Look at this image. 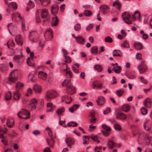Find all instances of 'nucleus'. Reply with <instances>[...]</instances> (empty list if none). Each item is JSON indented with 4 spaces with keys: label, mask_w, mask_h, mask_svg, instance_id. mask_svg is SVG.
I'll use <instances>...</instances> for the list:
<instances>
[{
    "label": "nucleus",
    "mask_w": 152,
    "mask_h": 152,
    "mask_svg": "<svg viewBox=\"0 0 152 152\" xmlns=\"http://www.w3.org/2000/svg\"><path fill=\"white\" fill-rule=\"evenodd\" d=\"M18 71L17 70H14L10 73L9 77V81L12 83L15 82L16 81L18 78Z\"/></svg>",
    "instance_id": "obj_1"
},
{
    "label": "nucleus",
    "mask_w": 152,
    "mask_h": 152,
    "mask_svg": "<svg viewBox=\"0 0 152 152\" xmlns=\"http://www.w3.org/2000/svg\"><path fill=\"white\" fill-rule=\"evenodd\" d=\"M46 96L48 99H53L56 97V93L54 91L50 90L47 92Z\"/></svg>",
    "instance_id": "obj_2"
},
{
    "label": "nucleus",
    "mask_w": 152,
    "mask_h": 152,
    "mask_svg": "<svg viewBox=\"0 0 152 152\" xmlns=\"http://www.w3.org/2000/svg\"><path fill=\"white\" fill-rule=\"evenodd\" d=\"M20 112L22 115L26 116L25 117H23L22 118L26 119L30 118V113L28 111L22 109L20 110Z\"/></svg>",
    "instance_id": "obj_3"
},
{
    "label": "nucleus",
    "mask_w": 152,
    "mask_h": 152,
    "mask_svg": "<svg viewBox=\"0 0 152 152\" xmlns=\"http://www.w3.org/2000/svg\"><path fill=\"white\" fill-rule=\"evenodd\" d=\"M138 69L140 73L142 74L146 72L147 67L144 62H142L141 63L140 65L138 66Z\"/></svg>",
    "instance_id": "obj_4"
},
{
    "label": "nucleus",
    "mask_w": 152,
    "mask_h": 152,
    "mask_svg": "<svg viewBox=\"0 0 152 152\" xmlns=\"http://www.w3.org/2000/svg\"><path fill=\"white\" fill-rule=\"evenodd\" d=\"M99 8L101 11L104 15L107 14L110 11V7L105 5H101Z\"/></svg>",
    "instance_id": "obj_5"
},
{
    "label": "nucleus",
    "mask_w": 152,
    "mask_h": 152,
    "mask_svg": "<svg viewBox=\"0 0 152 152\" xmlns=\"http://www.w3.org/2000/svg\"><path fill=\"white\" fill-rule=\"evenodd\" d=\"M12 18L13 20L17 22V18L18 20H21L23 18L21 17L19 13L17 12H15L12 13Z\"/></svg>",
    "instance_id": "obj_6"
},
{
    "label": "nucleus",
    "mask_w": 152,
    "mask_h": 152,
    "mask_svg": "<svg viewBox=\"0 0 152 152\" xmlns=\"http://www.w3.org/2000/svg\"><path fill=\"white\" fill-rule=\"evenodd\" d=\"M65 141L66 145L70 148H72L71 145H74L75 142L74 139L71 137L66 138Z\"/></svg>",
    "instance_id": "obj_7"
},
{
    "label": "nucleus",
    "mask_w": 152,
    "mask_h": 152,
    "mask_svg": "<svg viewBox=\"0 0 152 152\" xmlns=\"http://www.w3.org/2000/svg\"><path fill=\"white\" fill-rule=\"evenodd\" d=\"M126 118V115L124 113L118 112L116 113V118L122 120H125Z\"/></svg>",
    "instance_id": "obj_8"
},
{
    "label": "nucleus",
    "mask_w": 152,
    "mask_h": 152,
    "mask_svg": "<svg viewBox=\"0 0 152 152\" xmlns=\"http://www.w3.org/2000/svg\"><path fill=\"white\" fill-rule=\"evenodd\" d=\"M66 90L68 93L70 94H72L76 92V90L74 87L71 85H69L67 86Z\"/></svg>",
    "instance_id": "obj_9"
},
{
    "label": "nucleus",
    "mask_w": 152,
    "mask_h": 152,
    "mask_svg": "<svg viewBox=\"0 0 152 152\" xmlns=\"http://www.w3.org/2000/svg\"><path fill=\"white\" fill-rule=\"evenodd\" d=\"M98 100L96 101L97 104L99 106H101L103 105L105 103V98L102 96L98 97Z\"/></svg>",
    "instance_id": "obj_10"
},
{
    "label": "nucleus",
    "mask_w": 152,
    "mask_h": 152,
    "mask_svg": "<svg viewBox=\"0 0 152 152\" xmlns=\"http://www.w3.org/2000/svg\"><path fill=\"white\" fill-rule=\"evenodd\" d=\"M58 10V7L57 4H54L52 6L51 12L53 15H55L57 13Z\"/></svg>",
    "instance_id": "obj_11"
},
{
    "label": "nucleus",
    "mask_w": 152,
    "mask_h": 152,
    "mask_svg": "<svg viewBox=\"0 0 152 152\" xmlns=\"http://www.w3.org/2000/svg\"><path fill=\"white\" fill-rule=\"evenodd\" d=\"M7 27L9 31L11 34H12V32H15L16 31V28L13 25L12 23L8 24Z\"/></svg>",
    "instance_id": "obj_12"
},
{
    "label": "nucleus",
    "mask_w": 152,
    "mask_h": 152,
    "mask_svg": "<svg viewBox=\"0 0 152 152\" xmlns=\"http://www.w3.org/2000/svg\"><path fill=\"white\" fill-rule=\"evenodd\" d=\"M47 74L42 71H39L38 73V77L41 79L45 80L47 78Z\"/></svg>",
    "instance_id": "obj_13"
},
{
    "label": "nucleus",
    "mask_w": 152,
    "mask_h": 152,
    "mask_svg": "<svg viewBox=\"0 0 152 152\" xmlns=\"http://www.w3.org/2000/svg\"><path fill=\"white\" fill-rule=\"evenodd\" d=\"M41 17L43 19L47 18L48 15V12L46 9H42L41 12Z\"/></svg>",
    "instance_id": "obj_14"
},
{
    "label": "nucleus",
    "mask_w": 152,
    "mask_h": 152,
    "mask_svg": "<svg viewBox=\"0 0 152 152\" xmlns=\"http://www.w3.org/2000/svg\"><path fill=\"white\" fill-rule=\"evenodd\" d=\"M47 107L48 108V109L47 110V112L53 111L56 107L51 102H49L47 104Z\"/></svg>",
    "instance_id": "obj_15"
},
{
    "label": "nucleus",
    "mask_w": 152,
    "mask_h": 152,
    "mask_svg": "<svg viewBox=\"0 0 152 152\" xmlns=\"http://www.w3.org/2000/svg\"><path fill=\"white\" fill-rule=\"evenodd\" d=\"M61 100L62 102H65L67 104H69L72 101V98L71 97H69L66 95H65L62 96Z\"/></svg>",
    "instance_id": "obj_16"
},
{
    "label": "nucleus",
    "mask_w": 152,
    "mask_h": 152,
    "mask_svg": "<svg viewBox=\"0 0 152 152\" xmlns=\"http://www.w3.org/2000/svg\"><path fill=\"white\" fill-rule=\"evenodd\" d=\"M121 4L118 0H116L113 2V6L116 8L118 10H120Z\"/></svg>",
    "instance_id": "obj_17"
},
{
    "label": "nucleus",
    "mask_w": 152,
    "mask_h": 152,
    "mask_svg": "<svg viewBox=\"0 0 152 152\" xmlns=\"http://www.w3.org/2000/svg\"><path fill=\"white\" fill-rule=\"evenodd\" d=\"M33 89L34 90L36 93H40L41 92V88L40 86L38 85H35L34 86Z\"/></svg>",
    "instance_id": "obj_18"
},
{
    "label": "nucleus",
    "mask_w": 152,
    "mask_h": 152,
    "mask_svg": "<svg viewBox=\"0 0 152 152\" xmlns=\"http://www.w3.org/2000/svg\"><path fill=\"white\" fill-rule=\"evenodd\" d=\"M49 135L51 139L49 140L47 139V141L50 147H53L55 142L54 140L53 139L52 135L50 136V133H49Z\"/></svg>",
    "instance_id": "obj_19"
},
{
    "label": "nucleus",
    "mask_w": 152,
    "mask_h": 152,
    "mask_svg": "<svg viewBox=\"0 0 152 152\" xmlns=\"http://www.w3.org/2000/svg\"><path fill=\"white\" fill-rule=\"evenodd\" d=\"M134 46L137 50H141L143 48L142 44L140 42H136L134 44Z\"/></svg>",
    "instance_id": "obj_20"
},
{
    "label": "nucleus",
    "mask_w": 152,
    "mask_h": 152,
    "mask_svg": "<svg viewBox=\"0 0 152 152\" xmlns=\"http://www.w3.org/2000/svg\"><path fill=\"white\" fill-rule=\"evenodd\" d=\"M122 17L124 20H125L126 19H129L131 17V15L127 12H125L122 15Z\"/></svg>",
    "instance_id": "obj_21"
},
{
    "label": "nucleus",
    "mask_w": 152,
    "mask_h": 152,
    "mask_svg": "<svg viewBox=\"0 0 152 152\" xmlns=\"http://www.w3.org/2000/svg\"><path fill=\"white\" fill-rule=\"evenodd\" d=\"M115 144L113 140H109L107 143L108 148L111 149H113Z\"/></svg>",
    "instance_id": "obj_22"
},
{
    "label": "nucleus",
    "mask_w": 152,
    "mask_h": 152,
    "mask_svg": "<svg viewBox=\"0 0 152 152\" xmlns=\"http://www.w3.org/2000/svg\"><path fill=\"white\" fill-rule=\"evenodd\" d=\"M14 120L11 119H8L7 121V126L10 128L12 127L14 125Z\"/></svg>",
    "instance_id": "obj_23"
},
{
    "label": "nucleus",
    "mask_w": 152,
    "mask_h": 152,
    "mask_svg": "<svg viewBox=\"0 0 152 152\" xmlns=\"http://www.w3.org/2000/svg\"><path fill=\"white\" fill-rule=\"evenodd\" d=\"M53 20L52 25L54 26H57L59 21V20L57 17L55 15L54 17H53Z\"/></svg>",
    "instance_id": "obj_24"
},
{
    "label": "nucleus",
    "mask_w": 152,
    "mask_h": 152,
    "mask_svg": "<svg viewBox=\"0 0 152 152\" xmlns=\"http://www.w3.org/2000/svg\"><path fill=\"white\" fill-rule=\"evenodd\" d=\"M121 109L124 111L127 112L129 111L130 109V106L127 104H125L122 106Z\"/></svg>",
    "instance_id": "obj_25"
},
{
    "label": "nucleus",
    "mask_w": 152,
    "mask_h": 152,
    "mask_svg": "<svg viewBox=\"0 0 152 152\" xmlns=\"http://www.w3.org/2000/svg\"><path fill=\"white\" fill-rule=\"evenodd\" d=\"M112 70L115 72V73L119 74L121 71V67L120 66H118L116 67H113Z\"/></svg>",
    "instance_id": "obj_26"
},
{
    "label": "nucleus",
    "mask_w": 152,
    "mask_h": 152,
    "mask_svg": "<svg viewBox=\"0 0 152 152\" xmlns=\"http://www.w3.org/2000/svg\"><path fill=\"white\" fill-rule=\"evenodd\" d=\"M80 66L79 64L77 63L75 64L74 65L72 66V70L75 73H77L79 72L78 68Z\"/></svg>",
    "instance_id": "obj_27"
},
{
    "label": "nucleus",
    "mask_w": 152,
    "mask_h": 152,
    "mask_svg": "<svg viewBox=\"0 0 152 152\" xmlns=\"http://www.w3.org/2000/svg\"><path fill=\"white\" fill-rule=\"evenodd\" d=\"M91 52L94 55H97L98 52L97 47L95 46L92 47L91 49Z\"/></svg>",
    "instance_id": "obj_28"
},
{
    "label": "nucleus",
    "mask_w": 152,
    "mask_h": 152,
    "mask_svg": "<svg viewBox=\"0 0 152 152\" xmlns=\"http://www.w3.org/2000/svg\"><path fill=\"white\" fill-rule=\"evenodd\" d=\"M65 111V109L64 107H61L58 109L56 111V113L58 115H61Z\"/></svg>",
    "instance_id": "obj_29"
},
{
    "label": "nucleus",
    "mask_w": 152,
    "mask_h": 152,
    "mask_svg": "<svg viewBox=\"0 0 152 152\" xmlns=\"http://www.w3.org/2000/svg\"><path fill=\"white\" fill-rule=\"evenodd\" d=\"M28 79L31 81L35 82L36 81V79L34 73L32 72L30 73L28 75Z\"/></svg>",
    "instance_id": "obj_30"
},
{
    "label": "nucleus",
    "mask_w": 152,
    "mask_h": 152,
    "mask_svg": "<svg viewBox=\"0 0 152 152\" xmlns=\"http://www.w3.org/2000/svg\"><path fill=\"white\" fill-rule=\"evenodd\" d=\"M34 3L31 1L29 0L26 8L27 11H28L30 9L33 8L34 7Z\"/></svg>",
    "instance_id": "obj_31"
},
{
    "label": "nucleus",
    "mask_w": 152,
    "mask_h": 152,
    "mask_svg": "<svg viewBox=\"0 0 152 152\" xmlns=\"http://www.w3.org/2000/svg\"><path fill=\"white\" fill-rule=\"evenodd\" d=\"M8 6L10 8H12L15 10H16L17 8L16 3L14 2L10 3L8 4Z\"/></svg>",
    "instance_id": "obj_32"
},
{
    "label": "nucleus",
    "mask_w": 152,
    "mask_h": 152,
    "mask_svg": "<svg viewBox=\"0 0 152 152\" xmlns=\"http://www.w3.org/2000/svg\"><path fill=\"white\" fill-rule=\"evenodd\" d=\"M20 93L19 92L16 91L13 93L14 99L15 100H18L19 99Z\"/></svg>",
    "instance_id": "obj_33"
},
{
    "label": "nucleus",
    "mask_w": 152,
    "mask_h": 152,
    "mask_svg": "<svg viewBox=\"0 0 152 152\" xmlns=\"http://www.w3.org/2000/svg\"><path fill=\"white\" fill-rule=\"evenodd\" d=\"M94 68L99 72H101L103 69V67L102 66L99 64L95 65L94 66Z\"/></svg>",
    "instance_id": "obj_34"
},
{
    "label": "nucleus",
    "mask_w": 152,
    "mask_h": 152,
    "mask_svg": "<svg viewBox=\"0 0 152 152\" xmlns=\"http://www.w3.org/2000/svg\"><path fill=\"white\" fill-rule=\"evenodd\" d=\"M42 5L44 6H47L49 4L50 0H39Z\"/></svg>",
    "instance_id": "obj_35"
},
{
    "label": "nucleus",
    "mask_w": 152,
    "mask_h": 152,
    "mask_svg": "<svg viewBox=\"0 0 152 152\" xmlns=\"http://www.w3.org/2000/svg\"><path fill=\"white\" fill-rule=\"evenodd\" d=\"M45 42V40L42 39L40 40L39 43V50H42L43 49V48L44 45V43Z\"/></svg>",
    "instance_id": "obj_36"
},
{
    "label": "nucleus",
    "mask_w": 152,
    "mask_h": 152,
    "mask_svg": "<svg viewBox=\"0 0 152 152\" xmlns=\"http://www.w3.org/2000/svg\"><path fill=\"white\" fill-rule=\"evenodd\" d=\"M124 92V90L123 89H121L117 90L116 92V94L118 96H121Z\"/></svg>",
    "instance_id": "obj_37"
},
{
    "label": "nucleus",
    "mask_w": 152,
    "mask_h": 152,
    "mask_svg": "<svg viewBox=\"0 0 152 152\" xmlns=\"http://www.w3.org/2000/svg\"><path fill=\"white\" fill-rule=\"evenodd\" d=\"M83 14L86 16L89 17L92 15V12L89 10H85L83 12Z\"/></svg>",
    "instance_id": "obj_38"
},
{
    "label": "nucleus",
    "mask_w": 152,
    "mask_h": 152,
    "mask_svg": "<svg viewBox=\"0 0 152 152\" xmlns=\"http://www.w3.org/2000/svg\"><path fill=\"white\" fill-rule=\"evenodd\" d=\"M67 125L68 126L70 127L72 126L73 127H76L77 126L78 124L76 122H75L74 121H72L69 122Z\"/></svg>",
    "instance_id": "obj_39"
},
{
    "label": "nucleus",
    "mask_w": 152,
    "mask_h": 152,
    "mask_svg": "<svg viewBox=\"0 0 152 152\" xmlns=\"http://www.w3.org/2000/svg\"><path fill=\"white\" fill-rule=\"evenodd\" d=\"M23 85H24L22 83L20 82H17L15 86L17 91H18L21 88L23 87Z\"/></svg>",
    "instance_id": "obj_40"
},
{
    "label": "nucleus",
    "mask_w": 152,
    "mask_h": 152,
    "mask_svg": "<svg viewBox=\"0 0 152 152\" xmlns=\"http://www.w3.org/2000/svg\"><path fill=\"white\" fill-rule=\"evenodd\" d=\"M37 35V32L36 31H33L29 33V37L34 38L36 37Z\"/></svg>",
    "instance_id": "obj_41"
},
{
    "label": "nucleus",
    "mask_w": 152,
    "mask_h": 152,
    "mask_svg": "<svg viewBox=\"0 0 152 152\" xmlns=\"http://www.w3.org/2000/svg\"><path fill=\"white\" fill-rule=\"evenodd\" d=\"M95 142H97L98 143L99 142V141L98 140V137L97 135L92 134L90 137Z\"/></svg>",
    "instance_id": "obj_42"
},
{
    "label": "nucleus",
    "mask_w": 152,
    "mask_h": 152,
    "mask_svg": "<svg viewBox=\"0 0 152 152\" xmlns=\"http://www.w3.org/2000/svg\"><path fill=\"white\" fill-rule=\"evenodd\" d=\"M8 68V66L4 64L0 65V69L2 71H5L7 70Z\"/></svg>",
    "instance_id": "obj_43"
},
{
    "label": "nucleus",
    "mask_w": 152,
    "mask_h": 152,
    "mask_svg": "<svg viewBox=\"0 0 152 152\" xmlns=\"http://www.w3.org/2000/svg\"><path fill=\"white\" fill-rule=\"evenodd\" d=\"M15 42L18 45L21 46L23 44V41L22 39H15Z\"/></svg>",
    "instance_id": "obj_44"
},
{
    "label": "nucleus",
    "mask_w": 152,
    "mask_h": 152,
    "mask_svg": "<svg viewBox=\"0 0 152 152\" xmlns=\"http://www.w3.org/2000/svg\"><path fill=\"white\" fill-rule=\"evenodd\" d=\"M141 135L142 137V138H143V139H144V140H148V141H149L150 142V139L148 137V136L147 134H146L145 133H143L142 134H141Z\"/></svg>",
    "instance_id": "obj_45"
},
{
    "label": "nucleus",
    "mask_w": 152,
    "mask_h": 152,
    "mask_svg": "<svg viewBox=\"0 0 152 152\" xmlns=\"http://www.w3.org/2000/svg\"><path fill=\"white\" fill-rule=\"evenodd\" d=\"M121 46L122 48H129V44L126 40L125 41L124 43L121 44Z\"/></svg>",
    "instance_id": "obj_46"
},
{
    "label": "nucleus",
    "mask_w": 152,
    "mask_h": 152,
    "mask_svg": "<svg viewBox=\"0 0 152 152\" xmlns=\"http://www.w3.org/2000/svg\"><path fill=\"white\" fill-rule=\"evenodd\" d=\"M7 45L9 48H10V46L13 47L15 46V44L13 41L12 40L10 42L9 41L7 42L6 44H4L5 45Z\"/></svg>",
    "instance_id": "obj_47"
},
{
    "label": "nucleus",
    "mask_w": 152,
    "mask_h": 152,
    "mask_svg": "<svg viewBox=\"0 0 152 152\" xmlns=\"http://www.w3.org/2000/svg\"><path fill=\"white\" fill-rule=\"evenodd\" d=\"M12 94L10 92H9L8 93L6 94L5 95V99L6 100H9L11 98V97Z\"/></svg>",
    "instance_id": "obj_48"
},
{
    "label": "nucleus",
    "mask_w": 152,
    "mask_h": 152,
    "mask_svg": "<svg viewBox=\"0 0 152 152\" xmlns=\"http://www.w3.org/2000/svg\"><path fill=\"white\" fill-rule=\"evenodd\" d=\"M114 128L115 130L117 131H120L122 129L120 125L118 124H114Z\"/></svg>",
    "instance_id": "obj_49"
},
{
    "label": "nucleus",
    "mask_w": 152,
    "mask_h": 152,
    "mask_svg": "<svg viewBox=\"0 0 152 152\" xmlns=\"http://www.w3.org/2000/svg\"><path fill=\"white\" fill-rule=\"evenodd\" d=\"M76 42L81 44H83L85 42L84 39H76Z\"/></svg>",
    "instance_id": "obj_50"
},
{
    "label": "nucleus",
    "mask_w": 152,
    "mask_h": 152,
    "mask_svg": "<svg viewBox=\"0 0 152 152\" xmlns=\"http://www.w3.org/2000/svg\"><path fill=\"white\" fill-rule=\"evenodd\" d=\"M70 80H65L63 82V83H62V86H66L68 84L70 85Z\"/></svg>",
    "instance_id": "obj_51"
},
{
    "label": "nucleus",
    "mask_w": 152,
    "mask_h": 152,
    "mask_svg": "<svg viewBox=\"0 0 152 152\" xmlns=\"http://www.w3.org/2000/svg\"><path fill=\"white\" fill-rule=\"evenodd\" d=\"M141 113L143 115L146 114L148 112L147 109L145 108L142 107L141 109Z\"/></svg>",
    "instance_id": "obj_52"
},
{
    "label": "nucleus",
    "mask_w": 152,
    "mask_h": 152,
    "mask_svg": "<svg viewBox=\"0 0 152 152\" xmlns=\"http://www.w3.org/2000/svg\"><path fill=\"white\" fill-rule=\"evenodd\" d=\"M102 126V128L107 131H110L111 130L110 127L107 126L105 124H103Z\"/></svg>",
    "instance_id": "obj_53"
},
{
    "label": "nucleus",
    "mask_w": 152,
    "mask_h": 152,
    "mask_svg": "<svg viewBox=\"0 0 152 152\" xmlns=\"http://www.w3.org/2000/svg\"><path fill=\"white\" fill-rule=\"evenodd\" d=\"M28 60L27 59V64L29 66H33L35 64L33 62V60H32V61L30 60Z\"/></svg>",
    "instance_id": "obj_54"
},
{
    "label": "nucleus",
    "mask_w": 152,
    "mask_h": 152,
    "mask_svg": "<svg viewBox=\"0 0 152 152\" xmlns=\"http://www.w3.org/2000/svg\"><path fill=\"white\" fill-rule=\"evenodd\" d=\"M136 14H137L138 15L139 19H140V12L139 11H135L134 12V14H133V15H132V17L134 18V20H135L136 19V18L135 16V15Z\"/></svg>",
    "instance_id": "obj_55"
},
{
    "label": "nucleus",
    "mask_w": 152,
    "mask_h": 152,
    "mask_svg": "<svg viewBox=\"0 0 152 152\" xmlns=\"http://www.w3.org/2000/svg\"><path fill=\"white\" fill-rule=\"evenodd\" d=\"M29 103L37 105L38 104V102L36 99L33 98L31 100Z\"/></svg>",
    "instance_id": "obj_56"
},
{
    "label": "nucleus",
    "mask_w": 152,
    "mask_h": 152,
    "mask_svg": "<svg viewBox=\"0 0 152 152\" xmlns=\"http://www.w3.org/2000/svg\"><path fill=\"white\" fill-rule=\"evenodd\" d=\"M36 105L29 103V108L32 110H34L36 109Z\"/></svg>",
    "instance_id": "obj_57"
},
{
    "label": "nucleus",
    "mask_w": 152,
    "mask_h": 152,
    "mask_svg": "<svg viewBox=\"0 0 152 152\" xmlns=\"http://www.w3.org/2000/svg\"><path fill=\"white\" fill-rule=\"evenodd\" d=\"M21 20V21L22 29L23 31L25 30L26 28L25 23V20L23 19V18H22V20Z\"/></svg>",
    "instance_id": "obj_58"
},
{
    "label": "nucleus",
    "mask_w": 152,
    "mask_h": 152,
    "mask_svg": "<svg viewBox=\"0 0 152 152\" xmlns=\"http://www.w3.org/2000/svg\"><path fill=\"white\" fill-rule=\"evenodd\" d=\"M111 111V110L110 107H107L106 109L103 112V113L104 115H107L109 114Z\"/></svg>",
    "instance_id": "obj_59"
},
{
    "label": "nucleus",
    "mask_w": 152,
    "mask_h": 152,
    "mask_svg": "<svg viewBox=\"0 0 152 152\" xmlns=\"http://www.w3.org/2000/svg\"><path fill=\"white\" fill-rule=\"evenodd\" d=\"M65 59V62L66 63H70L71 62V60L70 57L67 56H64Z\"/></svg>",
    "instance_id": "obj_60"
},
{
    "label": "nucleus",
    "mask_w": 152,
    "mask_h": 152,
    "mask_svg": "<svg viewBox=\"0 0 152 152\" xmlns=\"http://www.w3.org/2000/svg\"><path fill=\"white\" fill-rule=\"evenodd\" d=\"M74 28L75 30L77 31L80 30L81 29V26L80 25L79 23L77 24L75 26Z\"/></svg>",
    "instance_id": "obj_61"
},
{
    "label": "nucleus",
    "mask_w": 152,
    "mask_h": 152,
    "mask_svg": "<svg viewBox=\"0 0 152 152\" xmlns=\"http://www.w3.org/2000/svg\"><path fill=\"white\" fill-rule=\"evenodd\" d=\"M32 93V90L31 88H28L27 90V92L26 94V95L28 96Z\"/></svg>",
    "instance_id": "obj_62"
},
{
    "label": "nucleus",
    "mask_w": 152,
    "mask_h": 152,
    "mask_svg": "<svg viewBox=\"0 0 152 152\" xmlns=\"http://www.w3.org/2000/svg\"><path fill=\"white\" fill-rule=\"evenodd\" d=\"M96 85L97 86V88L98 89H101L102 87V83L99 82H96Z\"/></svg>",
    "instance_id": "obj_63"
},
{
    "label": "nucleus",
    "mask_w": 152,
    "mask_h": 152,
    "mask_svg": "<svg viewBox=\"0 0 152 152\" xmlns=\"http://www.w3.org/2000/svg\"><path fill=\"white\" fill-rule=\"evenodd\" d=\"M140 81L141 82L145 84H146L148 83L147 80L145 79H144L143 77H140Z\"/></svg>",
    "instance_id": "obj_64"
}]
</instances>
